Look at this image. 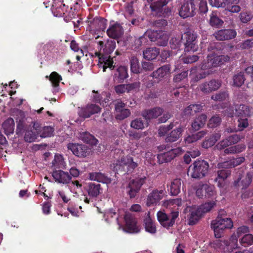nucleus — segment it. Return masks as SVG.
<instances>
[{
  "label": "nucleus",
  "mask_w": 253,
  "mask_h": 253,
  "mask_svg": "<svg viewBox=\"0 0 253 253\" xmlns=\"http://www.w3.org/2000/svg\"><path fill=\"white\" fill-rule=\"evenodd\" d=\"M169 1V0H154L150 5V8L153 11L160 12L162 8L166 5Z\"/></svg>",
  "instance_id": "nucleus-41"
},
{
  "label": "nucleus",
  "mask_w": 253,
  "mask_h": 253,
  "mask_svg": "<svg viewBox=\"0 0 253 253\" xmlns=\"http://www.w3.org/2000/svg\"><path fill=\"white\" fill-rule=\"evenodd\" d=\"M170 70V65L169 64L165 65L154 71L151 74V76L153 78L161 79L169 74Z\"/></svg>",
  "instance_id": "nucleus-27"
},
{
  "label": "nucleus",
  "mask_w": 253,
  "mask_h": 253,
  "mask_svg": "<svg viewBox=\"0 0 253 253\" xmlns=\"http://www.w3.org/2000/svg\"><path fill=\"white\" fill-rule=\"evenodd\" d=\"M163 190H154L150 193L147 198V205L148 207L157 204L163 197Z\"/></svg>",
  "instance_id": "nucleus-21"
},
{
  "label": "nucleus",
  "mask_w": 253,
  "mask_h": 253,
  "mask_svg": "<svg viewBox=\"0 0 253 253\" xmlns=\"http://www.w3.org/2000/svg\"><path fill=\"white\" fill-rule=\"evenodd\" d=\"M208 84L209 85L208 87H210L211 92L218 89L221 85V83L220 81L214 79L211 80L210 82H208Z\"/></svg>",
  "instance_id": "nucleus-60"
},
{
  "label": "nucleus",
  "mask_w": 253,
  "mask_h": 253,
  "mask_svg": "<svg viewBox=\"0 0 253 253\" xmlns=\"http://www.w3.org/2000/svg\"><path fill=\"white\" fill-rule=\"evenodd\" d=\"M24 132V139L26 142L31 143L35 141L39 136L38 132L34 129L31 125H29V128Z\"/></svg>",
  "instance_id": "nucleus-29"
},
{
  "label": "nucleus",
  "mask_w": 253,
  "mask_h": 253,
  "mask_svg": "<svg viewBox=\"0 0 253 253\" xmlns=\"http://www.w3.org/2000/svg\"><path fill=\"white\" fill-rule=\"evenodd\" d=\"M241 246L247 247L253 244V235L251 234H246L239 240Z\"/></svg>",
  "instance_id": "nucleus-43"
},
{
  "label": "nucleus",
  "mask_w": 253,
  "mask_h": 253,
  "mask_svg": "<svg viewBox=\"0 0 253 253\" xmlns=\"http://www.w3.org/2000/svg\"><path fill=\"white\" fill-rule=\"evenodd\" d=\"M125 230L129 233H137L140 231L139 227L137 225V220L135 217L129 213H126Z\"/></svg>",
  "instance_id": "nucleus-12"
},
{
  "label": "nucleus",
  "mask_w": 253,
  "mask_h": 253,
  "mask_svg": "<svg viewBox=\"0 0 253 253\" xmlns=\"http://www.w3.org/2000/svg\"><path fill=\"white\" fill-rule=\"evenodd\" d=\"M216 140L215 139L213 136H211L209 137H206L205 140L202 143V146L204 148L208 149L211 146H213Z\"/></svg>",
  "instance_id": "nucleus-52"
},
{
  "label": "nucleus",
  "mask_w": 253,
  "mask_h": 253,
  "mask_svg": "<svg viewBox=\"0 0 253 253\" xmlns=\"http://www.w3.org/2000/svg\"><path fill=\"white\" fill-rule=\"evenodd\" d=\"M228 97L227 91H220L218 93L211 96V99L215 101H222L225 100Z\"/></svg>",
  "instance_id": "nucleus-56"
},
{
  "label": "nucleus",
  "mask_w": 253,
  "mask_h": 253,
  "mask_svg": "<svg viewBox=\"0 0 253 253\" xmlns=\"http://www.w3.org/2000/svg\"><path fill=\"white\" fill-rule=\"evenodd\" d=\"M253 113L252 108L245 104H240L235 107V114L240 117H249Z\"/></svg>",
  "instance_id": "nucleus-25"
},
{
  "label": "nucleus",
  "mask_w": 253,
  "mask_h": 253,
  "mask_svg": "<svg viewBox=\"0 0 253 253\" xmlns=\"http://www.w3.org/2000/svg\"><path fill=\"white\" fill-rule=\"evenodd\" d=\"M17 122L16 133L18 135H22L29 128V126L26 124L23 119H20Z\"/></svg>",
  "instance_id": "nucleus-45"
},
{
  "label": "nucleus",
  "mask_w": 253,
  "mask_h": 253,
  "mask_svg": "<svg viewBox=\"0 0 253 253\" xmlns=\"http://www.w3.org/2000/svg\"><path fill=\"white\" fill-rule=\"evenodd\" d=\"M174 125L172 123H171L169 125L162 126L160 127L158 130V134L160 136H165L169 130L173 128Z\"/></svg>",
  "instance_id": "nucleus-55"
},
{
  "label": "nucleus",
  "mask_w": 253,
  "mask_h": 253,
  "mask_svg": "<svg viewBox=\"0 0 253 253\" xmlns=\"http://www.w3.org/2000/svg\"><path fill=\"white\" fill-rule=\"evenodd\" d=\"M221 122V118L218 115H215L209 120L208 126L210 128H215L220 125Z\"/></svg>",
  "instance_id": "nucleus-47"
},
{
  "label": "nucleus",
  "mask_w": 253,
  "mask_h": 253,
  "mask_svg": "<svg viewBox=\"0 0 253 253\" xmlns=\"http://www.w3.org/2000/svg\"><path fill=\"white\" fill-rule=\"evenodd\" d=\"M206 191H205V198H210L213 197L215 195V187L213 185L207 184Z\"/></svg>",
  "instance_id": "nucleus-57"
},
{
  "label": "nucleus",
  "mask_w": 253,
  "mask_h": 253,
  "mask_svg": "<svg viewBox=\"0 0 253 253\" xmlns=\"http://www.w3.org/2000/svg\"><path fill=\"white\" fill-rule=\"evenodd\" d=\"M213 35L217 40L223 41L234 39L237 32L234 29H223L215 32Z\"/></svg>",
  "instance_id": "nucleus-15"
},
{
  "label": "nucleus",
  "mask_w": 253,
  "mask_h": 253,
  "mask_svg": "<svg viewBox=\"0 0 253 253\" xmlns=\"http://www.w3.org/2000/svg\"><path fill=\"white\" fill-rule=\"evenodd\" d=\"M203 105L201 104H192L186 107L183 110V113L184 116H193L196 113L201 111Z\"/></svg>",
  "instance_id": "nucleus-28"
},
{
  "label": "nucleus",
  "mask_w": 253,
  "mask_h": 253,
  "mask_svg": "<svg viewBox=\"0 0 253 253\" xmlns=\"http://www.w3.org/2000/svg\"><path fill=\"white\" fill-rule=\"evenodd\" d=\"M88 195L92 198H96L102 192L101 185L94 182H89L86 186Z\"/></svg>",
  "instance_id": "nucleus-24"
},
{
  "label": "nucleus",
  "mask_w": 253,
  "mask_h": 253,
  "mask_svg": "<svg viewBox=\"0 0 253 253\" xmlns=\"http://www.w3.org/2000/svg\"><path fill=\"white\" fill-rule=\"evenodd\" d=\"M181 184V179L179 178L174 179L171 182L169 186H168L171 195L176 196L179 193Z\"/></svg>",
  "instance_id": "nucleus-32"
},
{
  "label": "nucleus",
  "mask_w": 253,
  "mask_h": 253,
  "mask_svg": "<svg viewBox=\"0 0 253 253\" xmlns=\"http://www.w3.org/2000/svg\"><path fill=\"white\" fill-rule=\"evenodd\" d=\"M127 88V92L131 91H137L139 90L140 87V83L139 82H136L131 84H126Z\"/></svg>",
  "instance_id": "nucleus-61"
},
{
  "label": "nucleus",
  "mask_w": 253,
  "mask_h": 253,
  "mask_svg": "<svg viewBox=\"0 0 253 253\" xmlns=\"http://www.w3.org/2000/svg\"><path fill=\"white\" fill-rule=\"evenodd\" d=\"M202 71L200 72H197L192 78L191 82L193 83H196L201 80V79H204L206 78L209 74L210 72L209 71H206L205 70H203L201 69Z\"/></svg>",
  "instance_id": "nucleus-48"
},
{
  "label": "nucleus",
  "mask_w": 253,
  "mask_h": 253,
  "mask_svg": "<svg viewBox=\"0 0 253 253\" xmlns=\"http://www.w3.org/2000/svg\"><path fill=\"white\" fill-rule=\"evenodd\" d=\"M241 22L243 23H247L253 18V15L250 12H242L240 14Z\"/></svg>",
  "instance_id": "nucleus-58"
},
{
  "label": "nucleus",
  "mask_w": 253,
  "mask_h": 253,
  "mask_svg": "<svg viewBox=\"0 0 253 253\" xmlns=\"http://www.w3.org/2000/svg\"><path fill=\"white\" fill-rule=\"evenodd\" d=\"M49 80L51 82L52 85L56 87L59 86L60 82L62 80V77L57 72H53L50 74Z\"/></svg>",
  "instance_id": "nucleus-44"
},
{
  "label": "nucleus",
  "mask_w": 253,
  "mask_h": 253,
  "mask_svg": "<svg viewBox=\"0 0 253 253\" xmlns=\"http://www.w3.org/2000/svg\"><path fill=\"white\" fill-rule=\"evenodd\" d=\"M52 175L55 181L65 184L69 183L72 179V177L68 172L62 170L53 171Z\"/></svg>",
  "instance_id": "nucleus-19"
},
{
  "label": "nucleus",
  "mask_w": 253,
  "mask_h": 253,
  "mask_svg": "<svg viewBox=\"0 0 253 253\" xmlns=\"http://www.w3.org/2000/svg\"><path fill=\"white\" fill-rule=\"evenodd\" d=\"M232 85L236 87H241L244 84L246 80L244 72H239L235 73L232 77Z\"/></svg>",
  "instance_id": "nucleus-36"
},
{
  "label": "nucleus",
  "mask_w": 253,
  "mask_h": 253,
  "mask_svg": "<svg viewBox=\"0 0 253 253\" xmlns=\"http://www.w3.org/2000/svg\"><path fill=\"white\" fill-rule=\"evenodd\" d=\"M67 148L74 155L81 158L86 157L90 152V148L82 144L70 143L68 144Z\"/></svg>",
  "instance_id": "nucleus-11"
},
{
  "label": "nucleus",
  "mask_w": 253,
  "mask_h": 253,
  "mask_svg": "<svg viewBox=\"0 0 253 253\" xmlns=\"http://www.w3.org/2000/svg\"><path fill=\"white\" fill-rule=\"evenodd\" d=\"M145 35L159 46H165L168 44L169 36L164 31L149 30L147 31Z\"/></svg>",
  "instance_id": "nucleus-6"
},
{
  "label": "nucleus",
  "mask_w": 253,
  "mask_h": 253,
  "mask_svg": "<svg viewBox=\"0 0 253 253\" xmlns=\"http://www.w3.org/2000/svg\"><path fill=\"white\" fill-rule=\"evenodd\" d=\"M229 58L227 56L217 55L214 54L209 55L207 56V62L202 64L201 69L203 70H206L212 67L219 66L228 60Z\"/></svg>",
  "instance_id": "nucleus-8"
},
{
  "label": "nucleus",
  "mask_w": 253,
  "mask_h": 253,
  "mask_svg": "<svg viewBox=\"0 0 253 253\" xmlns=\"http://www.w3.org/2000/svg\"><path fill=\"white\" fill-rule=\"evenodd\" d=\"M147 177L145 176L130 180L126 186V192L130 199L134 198L142 186L146 182Z\"/></svg>",
  "instance_id": "nucleus-5"
},
{
  "label": "nucleus",
  "mask_w": 253,
  "mask_h": 253,
  "mask_svg": "<svg viewBox=\"0 0 253 253\" xmlns=\"http://www.w3.org/2000/svg\"><path fill=\"white\" fill-rule=\"evenodd\" d=\"M245 145L243 144H240L226 148L224 149V153L225 154H237L243 152L245 150Z\"/></svg>",
  "instance_id": "nucleus-39"
},
{
  "label": "nucleus",
  "mask_w": 253,
  "mask_h": 253,
  "mask_svg": "<svg viewBox=\"0 0 253 253\" xmlns=\"http://www.w3.org/2000/svg\"><path fill=\"white\" fill-rule=\"evenodd\" d=\"M127 157H123L120 160H117L113 163V170L117 173L125 171V167L127 166Z\"/></svg>",
  "instance_id": "nucleus-35"
},
{
  "label": "nucleus",
  "mask_w": 253,
  "mask_h": 253,
  "mask_svg": "<svg viewBox=\"0 0 253 253\" xmlns=\"http://www.w3.org/2000/svg\"><path fill=\"white\" fill-rule=\"evenodd\" d=\"M233 227V222L230 218H223L218 216L215 220L211 221V227L214 231L216 238L221 237L223 231L225 229H230Z\"/></svg>",
  "instance_id": "nucleus-4"
},
{
  "label": "nucleus",
  "mask_w": 253,
  "mask_h": 253,
  "mask_svg": "<svg viewBox=\"0 0 253 253\" xmlns=\"http://www.w3.org/2000/svg\"><path fill=\"white\" fill-rule=\"evenodd\" d=\"M123 33L122 27L118 23L114 24L107 30V35L113 39L119 38Z\"/></svg>",
  "instance_id": "nucleus-22"
},
{
  "label": "nucleus",
  "mask_w": 253,
  "mask_h": 253,
  "mask_svg": "<svg viewBox=\"0 0 253 253\" xmlns=\"http://www.w3.org/2000/svg\"><path fill=\"white\" fill-rule=\"evenodd\" d=\"M130 70L134 74L141 73L140 66L139 60L135 56H132L130 60Z\"/></svg>",
  "instance_id": "nucleus-42"
},
{
  "label": "nucleus",
  "mask_w": 253,
  "mask_h": 253,
  "mask_svg": "<svg viewBox=\"0 0 253 253\" xmlns=\"http://www.w3.org/2000/svg\"><path fill=\"white\" fill-rule=\"evenodd\" d=\"M2 127L6 135H8L12 134L14 130V120L11 118H8L2 123Z\"/></svg>",
  "instance_id": "nucleus-33"
},
{
  "label": "nucleus",
  "mask_w": 253,
  "mask_h": 253,
  "mask_svg": "<svg viewBox=\"0 0 253 253\" xmlns=\"http://www.w3.org/2000/svg\"><path fill=\"white\" fill-rule=\"evenodd\" d=\"M101 110V108L99 106L94 104H88L80 110L79 115L81 117L87 118L93 114L100 113Z\"/></svg>",
  "instance_id": "nucleus-16"
},
{
  "label": "nucleus",
  "mask_w": 253,
  "mask_h": 253,
  "mask_svg": "<svg viewBox=\"0 0 253 253\" xmlns=\"http://www.w3.org/2000/svg\"><path fill=\"white\" fill-rule=\"evenodd\" d=\"M163 112L164 109L159 107L145 109L142 111L141 115L147 122L146 126H148L151 120L157 118L163 114Z\"/></svg>",
  "instance_id": "nucleus-14"
},
{
  "label": "nucleus",
  "mask_w": 253,
  "mask_h": 253,
  "mask_svg": "<svg viewBox=\"0 0 253 253\" xmlns=\"http://www.w3.org/2000/svg\"><path fill=\"white\" fill-rule=\"evenodd\" d=\"M198 4L197 0H185L179 10L180 16L183 18L194 16L196 13Z\"/></svg>",
  "instance_id": "nucleus-7"
},
{
  "label": "nucleus",
  "mask_w": 253,
  "mask_h": 253,
  "mask_svg": "<svg viewBox=\"0 0 253 253\" xmlns=\"http://www.w3.org/2000/svg\"><path fill=\"white\" fill-rule=\"evenodd\" d=\"M207 184H202L199 185L198 189L196 191V196L199 198L205 197V191H206Z\"/></svg>",
  "instance_id": "nucleus-62"
},
{
  "label": "nucleus",
  "mask_w": 253,
  "mask_h": 253,
  "mask_svg": "<svg viewBox=\"0 0 253 253\" xmlns=\"http://www.w3.org/2000/svg\"><path fill=\"white\" fill-rule=\"evenodd\" d=\"M128 77L127 68L126 66L119 67L114 74V79L119 83H123Z\"/></svg>",
  "instance_id": "nucleus-26"
},
{
  "label": "nucleus",
  "mask_w": 253,
  "mask_h": 253,
  "mask_svg": "<svg viewBox=\"0 0 253 253\" xmlns=\"http://www.w3.org/2000/svg\"><path fill=\"white\" fill-rule=\"evenodd\" d=\"M99 51L95 52V54L99 58V62L102 64L103 71L105 72L107 68L111 70L114 69L113 58L110 54L116 48V42L114 40L107 39L104 41L97 42Z\"/></svg>",
  "instance_id": "nucleus-1"
},
{
  "label": "nucleus",
  "mask_w": 253,
  "mask_h": 253,
  "mask_svg": "<svg viewBox=\"0 0 253 253\" xmlns=\"http://www.w3.org/2000/svg\"><path fill=\"white\" fill-rule=\"evenodd\" d=\"M253 174L252 172H248L244 175H240L234 181V186L240 189L249 188L252 182Z\"/></svg>",
  "instance_id": "nucleus-13"
},
{
  "label": "nucleus",
  "mask_w": 253,
  "mask_h": 253,
  "mask_svg": "<svg viewBox=\"0 0 253 253\" xmlns=\"http://www.w3.org/2000/svg\"><path fill=\"white\" fill-rule=\"evenodd\" d=\"M89 178L91 180L96 181L105 184H109L111 182V179L107 176L105 173L101 172H92L88 174Z\"/></svg>",
  "instance_id": "nucleus-23"
},
{
  "label": "nucleus",
  "mask_w": 253,
  "mask_h": 253,
  "mask_svg": "<svg viewBox=\"0 0 253 253\" xmlns=\"http://www.w3.org/2000/svg\"><path fill=\"white\" fill-rule=\"evenodd\" d=\"M209 23L212 27H218L222 25L223 21L217 17L213 12L210 15Z\"/></svg>",
  "instance_id": "nucleus-46"
},
{
  "label": "nucleus",
  "mask_w": 253,
  "mask_h": 253,
  "mask_svg": "<svg viewBox=\"0 0 253 253\" xmlns=\"http://www.w3.org/2000/svg\"><path fill=\"white\" fill-rule=\"evenodd\" d=\"M158 220L164 227L169 228L175 223V220L178 218L179 213L178 211H172L170 215H168L166 213L159 211L157 214Z\"/></svg>",
  "instance_id": "nucleus-9"
},
{
  "label": "nucleus",
  "mask_w": 253,
  "mask_h": 253,
  "mask_svg": "<svg viewBox=\"0 0 253 253\" xmlns=\"http://www.w3.org/2000/svg\"><path fill=\"white\" fill-rule=\"evenodd\" d=\"M216 168L218 169H230L233 168L231 160L226 161L223 162L218 163L216 166Z\"/></svg>",
  "instance_id": "nucleus-63"
},
{
  "label": "nucleus",
  "mask_w": 253,
  "mask_h": 253,
  "mask_svg": "<svg viewBox=\"0 0 253 253\" xmlns=\"http://www.w3.org/2000/svg\"><path fill=\"white\" fill-rule=\"evenodd\" d=\"M34 129L38 132V135L43 138L51 137L53 135L54 128L50 126L42 127L38 122H33Z\"/></svg>",
  "instance_id": "nucleus-18"
},
{
  "label": "nucleus",
  "mask_w": 253,
  "mask_h": 253,
  "mask_svg": "<svg viewBox=\"0 0 253 253\" xmlns=\"http://www.w3.org/2000/svg\"><path fill=\"white\" fill-rule=\"evenodd\" d=\"M238 127L240 130L242 131L245 128H247L249 126L248 119L245 117V118H242L240 117L238 119Z\"/></svg>",
  "instance_id": "nucleus-64"
},
{
  "label": "nucleus",
  "mask_w": 253,
  "mask_h": 253,
  "mask_svg": "<svg viewBox=\"0 0 253 253\" xmlns=\"http://www.w3.org/2000/svg\"><path fill=\"white\" fill-rule=\"evenodd\" d=\"M202 215L200 209H192L188 216L189 224L192 225L195 224Z\"/></svg>",
  "instance_id": "nucleus-34"
},
{
  "label": "nucleus",
  "mask_w": 253,
  "mask_h": 253,
  "mask_svg": "<svg viewBox=\"0 0 253 253\" xmlns=\"http://www.w3.org/2000/svg\"><path fill=\"white\" fill-rule=\"evenodd\" d=\"M241 197L245 200L253 197V187L246 188L241 189Z\"/></svg>",
  "instance_id": "nucleus-51"
},
{
  "label": "nucleus",
  "mask_w": 253,
  "mask_h": 253,
  "mask_svg": "<svg viewBox=\"0 0 253 253\" xmlns=\"http://www.w3.org/2000/svg\"><path fill=\"white\" fill-rule=\"evenodd\" d=\"M215 205V203L214 201H210L201 205L198 209H200L202 213L203 214V213L210 211Z\"/></svg>",
  "instance_id": "nucleus-50"
},
{
  "label": "nucleus",
  "mask_w": 253,
  "mask_h": 253,
  "mask_svg": "<svg viewBox=\"0 0 253 253\" xmlns=\"http://www.w3.org/2000/svg\"><path fill=\"white\" fill-rule=\"evenodd\" d=\"M80 137L84 142L89 144L91 145H95L97 144L98 140L93 135L87 131L81 133Z\"/></svg>",
  "instance_id": "nucleus-38"
},
{
  "label": "nucleus",
  "mask_w": 253,
  "mask_h": 253,
  "mask_svg": "<svg viewBox=\"0 0 253 253\" xmlns=\"http://www.w3.org/2000/svg\"><path fill=\"white\" fill-rule=\"evenodd\" d=\"M207 119V115L204 114H202L196 118L191 125L193 129L197 131L203 127L206 124Z\"/></svg>",
  "instance_id": "nucleus-30"
},
{
  "label": "nucleus",
  "mask_w": 253,
  "mask_h": 253,
  "mask_svg": "<svg viewBox=\"0 0 253 253\" xmlns=\"http://www.w3.org/2000/svg\"><path fill=\"white\" fill-rule=\"evenodd\" d=\"M154 69V65L153 63L146 61H142L141 62V66L140 67L141 73L144 72L151 71Z\"/></svg>",
  "instance_id": "nucleus-54"
},
{
  "label": "nucleus",
  "mask_w": 253,
  "mask_h": 253,
  "mask_svg": "<svg viewBox=\"0 0 253 253\" xmlns=\"http://www.w3.org/2000/svg\"><path fill=\"white\" fill-rule=\"evenodd\" d=\"M209 169V163L205 160H197L191 165L187 173L192 178L201 179L206 176Z\"/></svg>",
  "instance_id": "nucleus-2"
},
{
  "label": "nucleus",
  "mask_w": 253,
  "mask_h": 253,
  "mask_svg": "<svg viewBox=\"0 0 253 253\" xmlns=\"http://www.w3.org/2000/svg\"><path fill=\"white\" fill-rule=\"evenodd\" d=\"M182 130V127L180 126L172 130L166 137V142H173L177 141L181 135Z\"/></svg>",
  "instance_id": "nucleus-37"
},
{
  "label": "nucleus",
  "mask_w": 253,
  "mask_h": 253,
  "mask_svg": "<svg viewBox=\"0 0 253 253\" xmlns=\"http://www.w3.org/2000/svg\"><path fill=\"white\" fill-rule=\"evenodd\" d=\"M230 169H218L216 171V177L214 181L217 182V185L219 188H223L225 185L226 180L231 176Z\"/></svg>",
  "instance_id": "nucleus-17"
},
{
  "label": "nucleus",
  "mask_w": 253,
  "mask_h": 253,
  "mask_svg": "<svg viewBox=\"0 0 253 253\" xmlns=\"http://www.w3.org/2000/svg\"><path fill=\"white\" fill-rule=\"evenodd\" d=\"M197 34L194 32L187 31L184 33L185 51L194 52L197 50L198 46L197 41Z\"/></svg>",
  "instance_id": "nucleus-10"
},
{
  "label": "nucleus",
  "mask_w": 253,
  "mask_h": 253,
  "mask_svg": "<svg viewBox=\"0 0 253 253\" xmlns=\"http://www.w3.org/2000/svg\"><path fill=\"white\" fill-rule=\"evenodd\" d=\"M130 115V110L128 109H125L117 113L116 115V119L119 120H123L127 118Z\"/></svg>",
  "instance_id": "nucleus-59"
},
{
  "label": "nucleus",
  "mask_w": 253,
  "mask_h": 253,
  "mask_svg": "<svg viewBox=\"0 0 253 253\" xmlns=\"http://www.w3.org/2000/svg\"><path fill=\"white\" fill-rule=\"evenodd\" d=\"M130 126L136 129H142L144 128V121L140 118H136L131 121Z\"/></svg>",
  "instance_id": "nucleus-49"
},
{
  "label": "nucleus",
  "mask_w": 253,
  "mask_h": 253,
  "mask_svg": "<svg viewBox=\"0 0 253 253\" xmlns=\"http://www.w3.org/2000/svg\"><path fill=\"white\" fill-rule=\"evenodd\" d=\"M159 53V49L156 47H148L143 52V57L148 60L156 59Z\"/></svg>",
  "instance_id": "nucleus-31"
},
{
  "label": "nucleus",
  "mask_w": 253,
  "mask_h": 253,
  "mask_svg": "<svg viewBox=\"0 0 253 253\" xmlns=\"http://www.w3.org/2000/svg\"><path fill=\"white\" fill-rule=\"evenodd\" d=\"M107 20L103 18H94L89 24L90 30L93 31H104Z\"/></svg>",
  "instance_id": "nucleus-20"
},
{
  "label": "nucleus",
  "mask_w": 253,
  "mask_h": 253,
  "mask_svg": "<svg viewBox=\"0 0 253 253\" xmlns=\"http://www.w3.org/2000/svg\"><path fill=\"white\" fill-rule=\"evenodd\" d=\"M144 224L145 231L151 234L156 232V227L152 219L148 216L144 219Z\"/></svg>",
  "instance_id": "nucleus-40"
},
{
  "label": "nucleus",
  "mask_w": 253,
  "mask_h": 253,
  "mask_svg": "<svg viewBox=\"0 0 253 253\" xmlns=\"http://www.w3.org/2000/svg\"><path fill=\"white\" fill-rule=\"evenodd\" d=\"M158 148L160 151L166 150L164 153L157 155L158 162L160 164L170 162L183 152L180 147L170 149L169 146L165 144L160 145Z\"/></svg>",
  "instance_id": "nucleus-3"
},
{
  "label": "nucleus",
  "mask_w": 253,
  "mask_h": 253,
  "mask_svg": "<svg viewBox=\"0 0 253 253\" xmlns=\"http://www.w3.org/2000/svg\"><path fill=\"white\" fill-rule=\"evenodd\" d=\"M63 163L64 160L63 157L60 155L56 154L52 162V166L54 167L55 168H60L63 165Z\"/></svg>",
  "instance_id": "nucleus-53"
}]
</instances>
